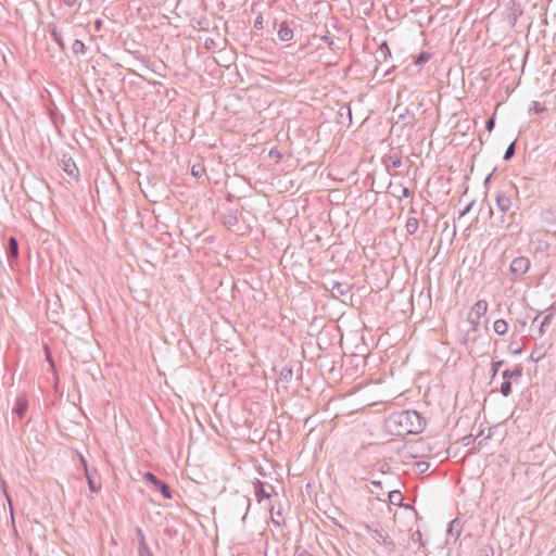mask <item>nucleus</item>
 I'll return each mask as SVG.
<instances>
[{
	"instance_id": "obj_1",
	"label": "nucleus",
	"mask_w": 556,
	"mask_h": 556,
	"mask_svg": "<svg viewBox=\"0 0 556 556\" xmlns=\"http://www.w3.org/2000/svg\"><path fill=\"white\" fill-rule=\"evenodd\" d=\"M426 421L416 410L393 412L386 419V427L393 435L404 437L419 433L424 430Z\"/></svg>"
},
{
	"instance_id": "obj_2",
	"label": "nucleus",
	"mask_w": 556,
	"mask_h": 556,
	"mask_svg": "<svg viewBox=\"0 0 556 556\" xmlns=\"http://www.w3.org/2000/svg\"><path fill=\"white\" fill-rule=\"evenodd\" d=\"M250 507L251 500L239 492L232 494L225 503L226 510L233 517L241 516L243 521L247 518Z\"/></svg>"
},
{
	"instance_id": "obj_3",
	"label": "nucleus",
	"mask_w": 556,
	"mask_h": 556,
	"mask_svg": "<svg viewBox=\"0 0 556 556\" xmlns=\"http://www.w3.org/2000/svg\"><path fill=\"white\" fill-rule=\"evenodd\" d=\"M488 311V302L485 300L477 301L468 315V320L471 324L470 330L467 331L466 336L463 338V343L466 344L469 340L476 341V337H470L471 332H477L478 327L480 325V318L485 315Z\"/></svg>"
},
{
	"instance_id": "obj_4",
	"label": "nucleus",
	"mask_w": 556,
	"mask_h": 556,
	"mask_svg": "<svg viewBox=\"0 0 556 556\" xmlns=\"http://www.w3.org/2000/svg\"><path fill=\"white\" fill-rule=\"evenodd\" d=\"M368 533L370 538L379 545L383 547V549L391 554L396 549V545L391 536L382 529V528H370L367 527Z\"/></svg>"
},
{
	"instance_id": "obj_5",
	"label": "nucleus",
	"mask_w": 556,
	"mask_h": 556,
	"mask_svg": "<svg viewBox=\"0 0 556 556\" xmlns=\"http://www.w3.org/2000/svg\"><path fill=\"white\" fill-rule=\"evenodd\" d=\"M143 478L146 481L152 483L162 493L164 498L170 500L173 497L169 485L160 480L152 472H146Z\"/></svg>"
},
{
	"instance_id": "obj_6",
	"label": "nucleus",
	"mask_w": 556,
	"mask_h": 556,
	"mask_svg": "<svg viewBox=\"0 0 556 556\" xmlns=\"http://www.w3.org/2000/svg\"><path fill=\"white\" fill-rule=\"evenodd\" d=\"M530 264V260L526 256L515 257L510 263V273L521 276L528 271Z\"/></svg>"
},
{
	"instance_id": "obj_7",
	"label": "nucleus",
	"mask_w": 556,
	"mask_h": 556,
	"mask_svg": "<svg viewBox=\"0 0 556 556\" xmlns=\"http://www.w3.org/2000/svg\"><path fill=\"white\" fill-rule=\"evenodd\" d=\"M28 409V400L25 393H21L16 396L12 413L20 419H23Z\"/></svg>"
},
{
	"instance_id": "obj_8",
	"label": "nucleus",
	"mask_w": 556,
	"mask_h": 556,
	"mask_svg": "<svg viewBox=\"0 0 556 556\" xmlns=\"http://www.w3.org/2000/svg\"><path fill=\"white\" fill-rule=\"evenodd\" d=\"M337 123L344 127H350L352 124V111L350 105L343 104L337 112Z\"/></svg>"
},
{
	"instance_id": "obj_9",
	"label": "nucleus",
	"mask_w": 556,
	"mask_h": 556,
	"mask_svg": "<svg viewBox=\"0 0 556 556\" xmlns=\"http://www.w3.org/2000/svg\"><path fill=\"white\" fill-rule=\"evenodd\" d=\"M330 290L334 298L344 296L352 291V285L348 281H332Z\"/></svg>"
},
{
	"instance_id": "obj_10",
	"label": "nucleus",
	"mask_w": 556,
	"mask_h": 556,
	"mask_svg": "<svg viewBox=\"0 0 556 556\" xmlns=\"http://www.w3.org/2000/svg\"><path fill=\"white\" fill-rule=\"evenodd\" d=\"M62 167L63 170L73 179H78L79 177V170L73 161L72 157H67L66 155H63L62 160Z\"/></svg>"
},
{
	"instance_id": "obj_11",
	"label": "nucleus",
	"mask_w": 556,
	"mask_h": 556,
	"mask_svg": "<svg viewBox=\"0 0 556 556\" xmlns=\"http://www.w3.org/2000/svg\"><path fill=\"white\" fill-rule=\"evenodd\" d=\"M496 206L502 213L509 212L511 207V199L507 191H498L496 195Z\"/></svg>"
},
{
	"instance_id": "obj_12",
	"label": "nucleus",
	"mask_w": 556,
	"mask_h": 556,
	"mask_svg": "<svg viewBox=\"0 0 556 556\" xmlns=\"http://www.w3.org/2000/svg\"><path fill=\"white\" fill-rule=\"evenodd\" d=\"M554 316H555L554 307L551 306L546 309V315L543 317V320L540 324V328H539L540 337H543L545 334L548 326L551 325L552 320L554 319Z\"/></svg>"
},
{
	"instance_id": "obj_13",
	"label": "nucleus",
	"mask_w": 556,
	"mask_h": 556,
	"mask_svg": "<svg viewBox=\"0 0 556 556\" xmlns=\"http://www.w3.org/2000/svg\"><path fill=\"white\" fill-rule=\"evenodd\" d=\"M254 494L257 502H262L264 498L268 500L271 496L269 491L265 488V483L258 479L254 482Z\"/></svg>"
},
{
	"instance_id": "obj_14",
	"label": "nucleus",
	"mask_w": 556,
	"mask_h": 556,
	"mask_svg": "<svg viewBox=\"0 0 556 556\" xmlns=\"http://www.w3.org/2000/svg\"><path fill=\"white\" fill-rule=\"evenodd\" d=\"M277 36L281 41H291L293 39V30L289 27L287 22L279 25Z\"/></svg>"
},
{
	"instance_id": "obj_15",
	"label": "nucleus",
	"mask_w": 556,
	"mask_h": 556,
	"mask_svg": "<svg viewBox=\"0 0 556 556\" xmlns=\"http://www.w3.org/2000/svg\"><path fill=\"white\" fill-rule=\"evenodd\" d=\"M7 255L9 261L17 258L18 256V243L14 237H10L7 247Z\"/></svg>"
},
{
	"instance_id": "obj_16",
	"label": "nucleus",
	"mask_w": 556,
	"mask_h": 556,
	"mask_svg": "<svg viewBox=\"0 0 556 556\" xmlns=\"http://www.w3.org/2000/svg\"><path fill=\"white\" fill-rule=\"evenodd\" d=\"M493 329L498 336H505L508 331V324L505 319H497L493 324Z\"/></svg>"
},
{
	"instance_id": "obj_17",
	"label": "nucleus",
	"mask_w": 556,
	"mask_h": 556,
	"mask_svg": "<svg viewBox=\"0 0 556 556\" xmlns=\"http://www.w3.org/2000/svg\"><path fill=\"white\" fill-rule=\"evenodd\" d=\"M50 34H51L52 39L59 46L60 50L61 51H65L66 50V46H65V42H64V40L62 38V34L58 30V28L55 26H53V28L51 29Z\"/></svg>"
},
{
	"instance_id": "obj_18",
	"label": "nucleus",
	"mask_w": 556,
	"mask_h": 556,
	"mask_svg": "<svg viewBox=\"0 0 556 556\" xmlns=\"http://www.w3.org/2000/svg\"><path fill=\"white\" fill-rule=\"evenodd\" d=\"M390 504L394 506H402L403 495L400 491L393 490L388 493Z\"/></svg>"
},
{
	"instance_id": "obj_19",
	"label": "nucleus",
	"mask_w": 556,
	"mask_h": 556,
	"mask_svg": "<svg viewBox=\"0 0 556 556\" xmlns=\"http://www.w3.org/2000/svg\"><path fill=\"white\" fill-rule=\"evenodd\" d=\"M418 227H419V220L416 217L407 218L405 228L409 235L415 233L418 230Z\"/></svg>"
},
{
	"instance_id": "obj_20",
	"label": "nucleus",
	"mask_w": 556,
	"mask_h": 556,
	"mask_svg": "<svg viewBox=\"0 0 556 556\" xmlns=\"http://www.w3.org/2000/svg\"><path fill=\"white\" fill-rule=\"evenodd\" d=\"M292 377H293L292 367H290L288 365L283 366L279 374L280 380H282L285 382H290L292 380Z\"/></svg>"
},
{
	"instance_id": "obj_21",
	"label": "nucleus",
	"mask_w": 556,
	"mask_h": 556,
	"mask_svg": "<svg viewBox=\"0 0 556 556\" xmlns=\"http://www.w3.org/2000/svg\"><path fill=\"white\" fill-rule=\"evenodd\" d=\"M85 475L87 478L88 488H89L90 492L98 493L100 490V484L96 483V480H94V477L92 476V473L89 470H87V472H85Z\"/></svg>"
},
{
	"instance_id": "obj_22",
	"label": "nucleus",
	"mask_w": 556,
	"mask_h": 556,
	"mask_svg": "<svg viewBox=\"0 0 556 556\" xmlns=\"http://www.w3.org/2000/svg\"><path fill=\"white\" fill-rule=\"evenodd\" d=\"M432 58V53L428 52V51H422L420 52L414 63L417 65V66H422L425 65L430 59Z\"/></svg>"
},
{
	"instance_id": "obj_23",
	"label": "nucleus",
	"mask_w": 556,
	"mask_h": 556,
	"mask_svg": "<svg viewBox=\"0 0 556 556\" xmlns=\"http://www.w3.org/2000/svg\"><path fill=\"white\" fill-rule=\"evenodd\" d=\"M191 174L195 178L200 179L205 176V167L202 163L193 164L191 167Z\"/></svg>"
},
{
	"instance_id": "obj_24",
	"label": "nucleus",
	"mask_w": 556,
	"mask_h": 556,
	"mask_svg": "<svg viewBox=\"0 0 556 556\" xmlns=\"http://www.w3.org/2000/svg\"><path fill=\"white\" fill-rule=\"evenodd\" d=\"M136 535H137V539H138V549H142V548L149 547V545L147 543V540H146V536H144V533H143L141 528H139V527L136 528Z\"/></svg>"
},
{
	"instance_id": "obj_25",
	"label": "nucleus",
	"mask_w": 556,
	"mask_h": 556,
	"mask_svg": "<svg viewBox=\"0 0 556 556\" xmlns=\"http://www.w3.org/2000/svg\"><path fill=\"white\" fill-rule=\"evenodd\" d=\"M544 111H546V106L543 103L539 101H533L529 109V114H540Z\"/></svg>"
},
{
	"instance_id": "obj_26",
	"label": "nucleus",
	"mask_w": 556,
	"mask_h": 556,
	"mask_svg": "<svg viewBox=\"0 0 556 556\" xmlns=\"http://www.w3.org/2000/svg\"><path fill=\"white\" fill-rule=\"evenodd\" d=\"M72 51L74 54H84L86 52V46L81 40L76 39L72 45Z\"/></svg>"
},
{
	"instance_id": "obj_27",
	"label": "nucleus",
	"mask_w": 556,
	"mask_h": 556,
	"mask_svg": "<svg viewBox=\"0 0 556 556\" xmlns=\"http://www.w3.org/2000/svg\"><path fill=\"white\" fill-rule=\"evenodd\" d=\"M500 392L505 397L509 396L511 394V381L504 380L501 384Z\"/></svg>"
},
{
	"instance_id": "obj_28",
	"label": "nucleus",
	"mask_w": 556,
	"mask_h": 556,
	"mask_svg": "<svg viewBox=\"0 0 556 556\" xmlns=\"http://www.w3.org/2000/svg\"><path fill=\"white\" fill-rule=\"evenodd\" d=\"M399 119L403 122V125H408L414 121V114L405 109V113H399Z\"/></svg>"
},
{
	"instance_id": "obj_29",
	"label": "nucleus",
	"mask_w": 556,
	"mask_h": 556,
	"mask_svg": "<svg viewBox=\"0 0 556 556\" xmlns=\"http://www.w3.org/2000/svg\"><path fill=\"white\" fill-rule=\"evenodd\" d=\"M379 52H380L381 56L383 58V60H387L388 58L391 56V50L387 42H382L380 45Z\"/></svg>"
},
{
	"instance_id": "obj_30",
	"label": "nucleus",
	"mask_w": 556,
	"mask_h": 556,
	"mask_svg": "<svg viewBox=\"0 0 556 556\" xmlns=\"http://www.w3.org/2000/svg\"><path fill=\"white\" fill-rule=\"evenodd\" d=\"M511 380L518 381L522 376V367L520 365H516L514 369H510Z\"/></svg>"
},
{
	"instance_id": "obj_31",
	"label": "nucleus",
	"mask_w": 556,
	"mask_h": 556,
	"mask_svg": "<svg viewBox=\"0 0 556 556\" xmlns=\"http://www.w3.org/2000/svg\"><path fill=\"white\" fill-rule=\"evenodd\" d=\"M504 365V361H493L491 364V377L494 378L500 368Z\"/></svg>"
},
{
	"instance_id": "obj_32",
	"label": "nucleus",
	"mask_w": 556,
	"mask_h": 556,
	"mask_svg": "<svg viewBox=\"0 0 556 556\" xmlns=\"http://www.w3.org/2000/svg\"><path fill=\"white\" fill-rule=\"evenodd\" d=\"M515 154V141H513L506 149L503 159L505 161L510 160Z\"/></svg>"
},
{
	"instance_id": "obj_33",
	"label": "nucleus",
	"mask_w": 556,
	"mask_h": 556,
	"mask_svg": "<svg viewBox=\"0 0 556 556\" xmlns=\"http://www.w3.org/2000/svg\"><path fill=\"white\" fill-rule=\"evenodd\" d=\"M478 556H494L493 548L490 545H485L479 549Z\"/></svg>"
},
{
	"instance_id": "obj_34",
	"label": "nucleus",
	"mask_w": 556,
	"mask_h": 556,
	"mask_svg": "<svg viewBox=\"0 0 556 556\" xmlns=\"http://www.w3.org/2000/svg\"><path fill=\"white\" fill-rule=\"evenodd\" d=\"M412 541L418 542L422 547L425 546V543L422 542V534L419 530L412 533Z\"/></svg>"
},
{
	"instance_id": "obj_35",
	"label": "nucleus",
	"mask_w": 556,
	"mask_h": 556,
	"mask_svg": "<svg viewBox=\"0 0 556 556\" xmlns=\"http://www.w3.org/2000/svg\"><path fill=\"white\" fill-rule=\"evenodd\" d=\"M263 24H264L263 15H262V14H258V15H257V17H256V18H255V21H254V25H253V27H254L255 29H257V30H261V29H263V27H264V25H263Z\"/></svg>"
},
{
	"instance_id": "obj_36",
	"label": "nucleus",
	"mask_w": 556,
	"mask_h": 556,
	"mask_svg": "<svg viewBox=\"0 0 556 556\" xmlns=\"http://www.w3.org/2000/svg\"><path fill=\"white\" fill-rule=\"evenodd\" d=\"M416 468L420 473H424L429 469V463L418 462V463H416Z\"/></svg>"
},
{
	"instance_id": "obj_37",
	"label": "nucleus",
	"mask_w": 556,
	"mask_h": 556,
	"mask_svg": "<svg viewBox=\"0 0 556 556\" xmlns=\"http://www.w3.org/2000/svg\"><path fill=\"white\" fill-rule=\"evenodd\" d=\"M204 47H205V49H207V50H212V49H214V48L216 47V41H215V39H214V38H211V37L206 38V39H205V41H204Z\"/></svg>"
},
{
	"instance_id": "obj_38",
	"label": "nucleus",
	"mask_w": 556,
	"mask_h": 556,
	"mask_svg": "<svg viewBox=\"0 0 556 556\" xmlns=\"http://www.w3.org/2000/svg\"><path fill=\"white\" fill-rule=\"evenodd\" d=\"M321 40L328 45V47L333 50L334 40L332 36H323Z\"/></svg>"
},
{
	"instance_id": "obj_39",
	"label": "nucleus",
	"mask_w": 556,
	"mask_h": 556,
	"mask_svg": "<svg viewBox=\"0 0 556 556\" xmlns=\"http://www.w3.org/2000/svg\"><path fill=\"white\" fill-rule=\"evenodd\" d=\"M134 55H135V58H136L138 61L142 62L147 68H150V66H149V64H148V63H149V61H148V59H147V58L142 56L139 52H135V53H134Z\"/></svg>"
},
{
	"instance_id": "obj_40",
	"label": "nucleus",
	"mask_w": 556,
	"mask_h": 556,
	"mask_svg": "<svg viewBox=\"0 0 556 556\" xmlns=\"http://www.w3.org/2000/svg\"><path fill=\"white\" fill-rule=\"evenodd\" d=\"M495 126V118L494 116L490 117L485 123V129L488 131H492Z\"/></svg>"
},
{
	"instance_id": "obj_41",
	"label": "nucleus",
	"mask_w": 556,
	"mask_h": 556,
	"mask_svg": "<svg viewBox=\"0 0 556 556\" xmlns=\"http://www.w3.org/2000/svg\"><path fill=\"white\" fill-rule=\"evenodd\" d=\"M45 352H46V358H47V361L49 362V364H50V366L52 367V369H54V367H55V365H54V361H53V358H52V356H51V353H50V351H49L48 346H46V348H45Z\"/></svg>"
},
{
	"instance_id": "obj_42",
	"label": "nucleus",
	"mask_w": 556,
	"mask_h": 556,
	"mask_svg": "<svg viewBox=\"0 0 556 556\" xmlns=\"http://www.w3.org/2000/svg\"><path fill=\"white\" fill-rule=\"evenodd\" d=\"M412 191L409 190V188L407 187H402V190H401V195L399 197L400 199L402 198H409L412 197Z\"/></svg>"
},
{
	"instance_id": "obj_43",
	"label": "nucleus",
	"mask_w": 556,
	"mask_h": 556,
	"mask_svg": "<svg viewBox=\"0 0 556 556\" xmlns=\"http://www.w3.org/2000/svg\"><path fill=\"white\" fill-rule=\"evenodd\" d=\"M138 556H154L150 547L138 549Z\"/></svg>"
},
{
	"instance_id": "obj_44",
	"label": "nucleus",
	"mask_w": 556,
	"mask_h": 556,
	"mask_svg": "<svg viewBox=\"0 0 556 556\" xmlns=\"http://www.w3.org/2000/svg\"><path fill=\"white\" fill-rule=\"evenodd\" d=\"M502 377L504 380H509L511 381V374H510V369H506L502 372Z\"/></svg>"
},
{
	"instance_id": "obj_45",
	"label": "nucleus",
	"mask_w": 556,
	"mask_h": 556,
	"mask_svg": "<svg viewBox=\"0 0 556 556\" xmlns=\"http://www.w3.org/2000/svg\"><path fill=\"white\" fill-rule=\"evenodd\" d=\"M401 165H402V161L400 157L392 159V166L394 168H399V167H401Z\"/></svg>"
},
{
	"instance_id": "obj_46",
	"label": "nucleus",
	"mask_w": 556,
	"mask_h": 556,
	"mask_svg": "<svg viewBox=\"0 0 556 556\" xmlns=\"http://www.w3.org/2000/svg\"><path fill=\"white\" fill-rule=\"evenodd\" d=\"M542 358V355H536L535 352L530 354V359L538 363Z\"/></svg>"
},
{
	"instance_id": "obj_47",
	"label": "nucleus",
	"mask_w": 556,
	"mask_h": 556,
	"mask_svg": "<svg viewBox=\"0 0 556 556\" xmlns=\"http://www.w3.org/2000/svg\"><path fill=\"white\" fill-rule=\"evenodd\" d=\"M471 206H472V203H469V204L465 207V210H464L463 212H460L459 216H460V217L465 216V215L470 211Z\"/></svg>"
},
{
	"instance_id": "obj_48",
	"label": "nucleus",
	"mask_w": 556,
	"mask_h": 556,
	"mask_svg": "<svg viewBox=\"0 0 556 556\" xmlns=\"http://www.w3.org/2000/svg\"><path fill=\"white\" fill-rule=\"evenodd\" d=\"M371 485H372V486H375L376 489H379V490H381V489H382V484H381V482H380V481H378V480H374V481H371Z\"/></svg>"
},
{
	"instance_id": "obj_49",
	"label": "nucleus",
	"mask_w": 556,
	"mask_h": 556,
	"mask_svg": "<svg viewBox=\"0 0 556 556\" xmlns=\"http://www.w3.org/2000/svg\"><path fill=\"white\" fill-rule=\"evenodd\" d=\"M63 2L67 7H74L77 3V0H63Z\"/></svg>"
},
{
	"instance_id": "obj_50",
	"label": "nucleus",
	"mask_w": 556,
	"mask_h": 556,
	"mask_svg": "<svg viewBox=\"0 0 556 556\" xmlns=\"http://www.w3.org/2000/svg\"><path fill=\"white\" fill-rule=\"evenodd\" d=\"M80 462H81V464H83V466H84V468H85V472H87V470H89V469H88V465H87L86 459H85L83 456H80Z\"/></svg>"
},
{
	"instance_id": "obj_51",
	"label": "nucleus",
	"mask_w": 556,
	"mask_h": 556,
	"mask_svg": "<svg viewBox=\"0 0 556 556\" xmlns=\"http://www.w3.org/2000/svg\"><path fill=\"white\" fill-rule=\"evenodd\" d=\"M94 26H96L97 30H100L101 27H102V21L101 20H97L96 23H94Z\"/></svg>"
},
{
	"instance_id": "obj_52",
	"label": "nucleus",
	"mask_w": 556,
	"mask_h": 556,
	"mask_svg": "<svg viewBox=\"0 0 556 556\" xmlns=\"http://www.w3.org/2000/svg\"><path fill=\"white\" fill-rule=\"evenodd\" d=\"M2 485H3V491H4V493H5L7 500H8L9 504L11 505V497L9 496V494H8V493H7V491H5V484H4V482H2Z\"/></svg>"
},
{
	"instance_id": "obj_53",
	"label": "nucleus",
	"mask_w": 556,
	"mask_h": 556,
	"mask_svg": "<svg viewBox=\"0 0 556 556\" xmlns=\"http://www.w3.org/2000/svg\"><path fill=\"white\" fill-rule=\"evenodd\" d=\"M472 435L465 437L463 441H466L465 444H469Z\"/></svg>"
},
{
	"instance_id": "obj_54",
	"label": "nucleus",
	"mask_w": 556,
	"mask_h": 556,
	"mask_svg": "<svg viewBox=\"0 0 556 556\" xmlns=\"http://www.w3.org/2000/svg\"><path fill=\"white\" fill-rule=\"evenodd\" d=\"M456 521H457V520L455 519V520H453V521L450 523V531H452V529H453L454 525L456 523Z\"/></svg>"
},
{
	"instance_id": "obj_55",
	"label": "nucleus",
	"mask_w": 556,
	"mask_h": 556,
	"mask_svg": "<svg viewBox=\"0 0 556 556\" xmlns=\"http://www.w3.org/2000/svg\"><path fill=\"white\" fill-rule=\"evenodd\" d=\"M541 314H542V313H539V314L534 317V319L532 320V323H533V324L539 319V317L541 316Z\"/></svg>"
},
{
	"instance_id": "obj_56",
	"label": "nucleus",
	"mask_w": 556,
	"mask_h": 556,
	"mask_svg": "<svg viewBox=\"0 0 556 556\" xmlns=\"http://www.w3.org/2000/svg\"><path fill=\"white\" fill-rule=\"evenodd\" d=\"M269 154H270V155H274V156H277V157H280V154H279V153H278V154H277V153H274V151H273V150L270 151V153H269Z\"/></svg>"
},
{
	"instance_id": "obj_57",
	"label": "nucleus",
	"mask_w": 556,
	"mask_h": 556,
	"mask_svg": "<svg viewBox=\"0 0 556 556\" xmlns=\"http://www.w3.org/2000/svg\"><path fill=\"white\" fill-rule=\"evenodd\" d=\"M269 154H270V155H274V156H277V157H280V154H279V153H278V154H277V153H274V151H273V150L270 151V153H269Z\"/></svg>"
},
{
	"instance_id": "obj_58",
	"label": "nucleus",
	"mask_w": 556,
	"mask_h": 556,
	"mask_svg": "<svg viewBox=\"0 0 556 556\" xmlns=\"http://www.w3.org/2000/svg\"><path fill=\"white\" fill-rule=\"evenodd\" d=\"M269 154H270V155H274V156H277V157H280V154H279V153H278V154H277V153H274V151H273V150L270 151V153H269Z\"/></svg>"
},
{
	"instance_id": "obj_59",
	"label": "nucleus",
	"mask_w": 556,
	"mask_h": 556,
	"mask_svg": "<svg viewBox=\"0 0 556 556\" xmlns=\"http://www.w3.org/2000/svg\"><path fill=\"white\" fill-rule=\"evenodd\" d=\"M491 176H492V174H491V175H489V176L485 178V181H484L485 184L490 181Z\"/></svg>"
},
{
	"instance_id": "obj_60",
	"label": "nucleus",
	"mask_w": 556,
	"mask_h": 556,
	"mask_svg": "<svg viewBox=\"0 0 556 556\" xmlns=\"http://www.w3.org/2000/svg\"><path fill=\"white\" fill-rule=\"evenodd\" d=\"M553 78L556 79V70L553 73Z\"/></svg>"
},
{
	"instance_id": "obj_61",
	"label": "nucleus",
	"mask_w": 556,
	"mask_h": 556,
	"mask_svg": "<svg viewBox=\"0 0 556 556\" xmlns=\"http://www.w3.org/2000/svg\"><path fill=\"white\" fill-rule=\"evenodd\" d=\"M520 324H521L522 326H526V321H523V320H520Z\"/></svg>"
},
{
	"instance_id": "obj_62",
	"label": "nucleus",
	"mask_w": 556,
	"mask_h": 556,
	"mask_svg": "<svg viewBox=\"0 0 556 556\" xmlns=\"http://www.w3.org/2000/svg\"><path fill=\"white\" fill-rule=\"evenodd\" d=\"M520 324H521L522 326H526V321H523V320H520Z\"/></svg>"
}]
</instances>
